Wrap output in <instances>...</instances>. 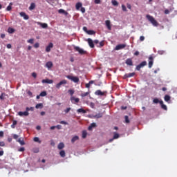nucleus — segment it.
Segmentation results:
<instances>
[{"label":"nucleus","mask_w":177,"mask_h":177,"mask_svg":"<svg viewBox=\"0 0 177 177\" xmlns=\"http://www.w3.org/2000/svg\"><path fill=\"white\" fill-rule=\"evenodd\" d=\"M111 3L112 5H113V6H118V1H117L116 0H112Z\"/></svg>","instance_id":"nucleus-38"},{"label":"nucleus","mask_w":177,"mask_h":177,"mask_svg":"<svg viewBox=\"0 0 177 177\" xmlns=\"http://www.w3.org/2000/svg\"><path fill=\"white\" fill-rule=\"evenodd\" d=\"M27 94L28 95V96H30V97H32V92H31L30 91H28L27 92Z\"/></svg>","instance_id":"nucleus-53"},{"label":"nucleus","mask_w":177,"mask_h":177,"mask_svg":"<svg viewBox=\"0 0 177 177\" xmlns=\"http://www.w3.org/2000/svg\"><path fill=\"white\" fill-rule=\"evenodd\" d=\"M160 104L161 106V109L163 110H167V105L164 104V102L162 100L160 101Z\"/></svg>","instance_id":"nucleus-20"},{"label":"nucleus","mask_w":177,"mask_h":177,"mask_svg":"<svg viewBox=\"0 0 177 177\" xmlns=\"http://www.w3.org/2000/svg\"><path fill=\"white\" fill-rule=\"evenodd\" d=\"M94 2L96 4H99V3H100V0H95Z\"/></svg>","instance_id":"nucleus-64"},{"label":"nucleus","mask_w":177,"mask_h":177,"mask_svg":"<svg viewBox=\"0 0 177 177\" xmlns=\"http://www.w3.org/2000/svg\"><path fill=\"white\" fill-rule=\"evenodd\" d=\"M88 95H89V92H86V93H82L80 96H82V97H85V96H88Z\"/></svg>","instance_id":"nucleus-44"},{"label":"nucleus","mask_w":177,"mask_h":177,"mask_svg":"<svg viewBox=\"0 0 177 177\" xmlns=\"http://www.w3.org/2000/svg\"><path fill=\"white\" fill-rule=\"evenodd\" d=\"M0 146H1V147H4V146H5V142L1 141V142H0Z\"/></svg>","instance_id":"nucleus-55"},{"label":"nucleus","mask_w":177,"mask_h":177,"mask_svg":"<svg viewBox=\"0 0 177 177\" xmlns=\"http://www.w3.org/2000/svg\"><path fill=\"white\" fill-rule=\"evenodd\" d=\"M75 8H76L77 10H80V8H82V3H81V2L77 3L75 5Z\"/></svg>","instance_id":"nucleus-22"},{"label":"nucleus","mask_w":177,"mask_h":177,"mask_svg":"<svg viewBox=\"0 0 177 177\" xmlns=\"http://www.w3.org/2000/svg\"><path fill=\"white\" fill-rule=\"evenodd\" d=\"M34 142H39V143H41V141H39V138L35 137L33 139Z\"/></svg>","instance_id":"nucleus-51"},{"label":"nucleus","mask_w":177,"mask_h":177,"mask_svg":"<svg viewBox=\"0 0 177 177\" xmlns=\"http://www.w3.org/2000/svg\"><path fill=\"white\" fill-rule=\"evenodd\" d=\"M135 75V73H126L124 75V78L127 79V78H131V77H133Z\"/></svg>","instance_id":"nucleus-15"},{"label":"nucleus","mask_w":177,"mask_h":177,"mask_svg":"<svg viewBox=\"0 0 177 177\" xmlns=\"http://www.w3.org/2000/svg\"><path fill=\"white\" fill-rule=\"evenodd\" d=\"M126 64H127V66H133V62H132V59L128 58L126 60Z\"/></svg>","instance_id":"nucleus-16"},{"label":"nucleus","mask_w":177,"mask_h":177,"mask_svg":"<svg viewBox=\"0 0 177 177\" xmlns=\"http://www.w3.org/2000/svg\"><path fill=\"white\" fill-rule=\"evenodd\" d=\"M3 135H4L3 131H0V138H3Z\"/></svg>","instance_id":"nucleus-60"},{"label":"nucleus","mask_w":177,"mask_h":177,"mask_svg":"<svg viewBox=\"0 0 177 177\" xmlns=\"http://www.w3.org/2000/svg\"><path fill=\"white\" fill-rule=\"evenodd\" d=\"M34 9H35V3H31L29 10H34Z\"/></svg>","instance_id":"nucleus-27"},{"label":"nucleus","mask_w":177,"mask_h":177,"mask_svg":"<svg viewBox=\"0 0 177 177\" xmlns=\"http://www.w3.org/2000/svg\"><path fill=\"white\" fill-rule=\"evenodd\" d=\"M59 13H63L64 15H65V16H67V15H68V12H66V10H63V9H59L58 10Z\"/></svg>","instance_id":"nucleus-29"},{"label":"nucleus","mask_w":177,"mask_h":177,"mask_svg":"<svg viewBox=\"0 0 177 177\" xmlns=\"http://www.w3.org/2000/svg\"><path fill=\"white\" fill-rule=\"evenodd\" d=\"M33 153H39V148H35L32 149Z\"/></svg>","instance_id":"nucleus-46"},{"label":"nucleus","mask_w":177,"mask_h":177,"mask_svg":"<svg viewBox=\"0 0 177 177\" xmlns=\"http://www.w3.org/2000/svg\"><path fill=\"white\" fill-rule=\"evenodd\" d=\"M16 125H17V120H13L11 128H12V129H15L16 128Z\"/></svg>","instance_id":"nucleus-26"},{"label":"nucleus","mask_w":177,"mask_h":177,"mask_svg":"<svg viewBox=\"0 0 177 177\" xmlns=\"http://www.w3.org/2000/svg\"><path fill=\"white\" fill-rule=\"evenodd\" d=\"M52 48H53V43H49L48 46L46 47V52H50V49H52Z\"/></svg>","instance_id":"nucleus-10"},{"label":"nucleus","mask_w":177,"mask_h":177,"mask_svg":"<svg viewBox=\"0 0 177 177\" xmlns=\"http://www.w3.org/2000/svg\"><path fill=\"white\" fill-rule=\"evenodd\" d=\"M43 84H52L53 82V80L45 79L41 81Z\"/></svg>","instance_id":"nucleus-17"},{"label":"nucleus","mask_w":177,"mask_h":177,"mask_svg":"<svg viewBox=\"0 0 177 177\" xmlns=\"http://www.w3.org/2000/svg\"><path fill=\"white\" fill-rule=\"evenodd\" d=\"M122 10H123V12H128V10H127V6H125L124 4L122 5Z\"/></svg>","instance_id":"nucleus-43"},{"label":"nucleus","mask_w":177,"mask_h":177,"mask_svg":"<svg viewBox=\"0 0 177 177\" xmlns=\"http://www.w3.org/2000/svg\"><path fill=\"white\" fill-rule=\"evenodd\" d=\"M43 107H44V104L42 103L37 104L35 106L36 109H42Z\"/></svg>","instance_id":"nucleus-36"},{"label":"nucleus","mask_w":177,"mask_h":177,"mask_svg":"<svg viewBox=\"0 0 177 177\" xmlns=\"http://www.w3.org/2000/svg\"><path fill=\"white\" fill-rule=\"evenodd\" d=\"M127 7L128 9H130V10L132 9V6H131V4H129V3L127 4Z\"/></svg>","instance_id":"nucleus-57"},{"label":"nucleus","mask_w":177,"mask_h":177,"mask_svg":"<svg viewBox=\"0 0 177 177\" xmlns=\"http://www.w3.org/2000/svg\"><path fill=\"white\" fill-rule=\"evenodd\" d=\"M26 111H34V107L31 106V107H26Z\"/></svg>","instance_id":"nucleus-41"},{"label":"nucleus","mask_w":177,"mask_h":177,"mask_svg":"<svg viewBox=\"0 0 177 177\" xmlns=\"http://www.w3.org/2000/svg\"><path fill=\"white\" fill-rule=\"evenodd\" d=\"M19 143H20L21 146H24V145H26V143L24 142V140H21V139H19L18 140Z\"/></svg>","instance_id":"nucleus-42"},{"label":"nucleus","mask_w":177,"mask_h":177,"mask_svg":"<svg viewBox=\"0 0 177 177\" xmlns=\"http://www.w3.org/2000/svg\"><path fill=\"white\" fill-rule=\"evenodd\" d=\"M140 41H141V42H142V41H145V37L144 36H140Z\"/></svg>","instance_id":"nucleus-58"},{"label":"nucleus","mask_w":177,"mask_h":177,"mask_svg":"<svg viewBox=\"0 0 177 177\" xmlns=\"http://www.w3.org/2000/svg\"><path fill=\"white\" fill-rule=\"evenodd\" d=\"M146 18L150 21V23H151L153 26H154V27H158V22H157V21L156 20V19H154V17H153V16L150 15H147Z\"/></svg>","instance_id":"nucleus-1"},{"label":"nucleus","mask_w":177,"mask_h":177,"mask_svg":"<svg viewBox=\"0 0 177 177\" xmlns=\"http://www.w3.org/2000/svg\"><path fill=\"white\" fill-rule=\"evenodd\" d=\"M164 99L165 102H169L171 100V96L166 95H165Z\"/></svg>","instance_id":"nucleus-33"},{"label":"nucleus","mask_w":177,"mask_h":177,"mask_svg":"<svg viewBox=\"0 0 177 177\" xmlns=\"http://www.w3.org/2000/svg\"><path fill=\"white\" fill-rule=\"evenodd\" d=\"M42 28H48V24L39 23Z\"/></svg>","instance_id":"nucleus-37"},{"label":"nucleus","mask_w":177,"mask_h":177,"mask_svg":"<svg viewBox=\"0 0 177 177\" xmlns=\"http://www.w3.org/2000/svg\"><path fill=\"white\" fill-rule=\"evenodd\" d=\"M20 16H21V17H24V20H28V19H30L28 15H27L24 12H20Z\"/></svg>","instance_id":"nucleus-12"},{"label":"nucleus","mask_w":177,"mask_h":177,"mask_svg":"<svg viewBox=\"0 0 177 177\" xmlns=\"http://www.w3.org/2000/svg\"><path fill=\"white\" fill-rule=\"evenodd\" d=\"M81 12H82V13H84L85 12V8L82 7L81 8Z\"/></svg>","instance_id":"nucleus-62"},{"label":"nucleus","mask_w":177,"mask_h":177,"mask_svg":"<svg viewBox=\"0 0 177 177\" xmlns=\"http://www.w3.org/2000/svg\"><path fill=\"white\" fill-rule=\"evenodd\" d=\"M59 156L64 158V157H66V151H64V150L60 151Z\"/></svg>","instance_id":"nucleus-28"},{"label":"nucleus","mask_w":177,"mask_h":177,"mask_svg":"<svg viewBox=\"0 0 177 177\" xmlns=\"http://www.w3.org/2000/svg\"><path fill=\"white\" fill-rule=\"evenodd\" d=\"M59 124H62L64 125H67L68 123L64 120H62L59 122Z\"/></svg>","instance_id":"nucleus-52"},{"label":"nucleus","mask_w":177,"mask_h":177,"mask_svg":"<svg viewBox=\"0 0 177 177\" xmlns=\"http://www.w3.org/2000/svg\"><path fill=\"white\" fill-rule=\"evenodd\" d=\"M103 117V113H100L96 115H93V118H102Z\"/></svg>","instance_id":"nucleus-19"},{"label":"nucleus","mask_w":177,"mask_h":177,"mask_svg":"<svg viewBox=\"0 0 177 177\" xmlns=\"http://www.w3.org/2000/svg\"><path fill=\"white\" fill-rule=\"evenodd\" d=\"M71 110V108H67L64 110L65 114H67L68 113H70V111Z\"/></svg>","instance_id":"nucleus-50"},{"label":"nucleus","mask_w":177,"mask_h":177,"mask_svg":"<svg viewBox=\"0 0 177 177\" xmlns=\"http://www.w3.org/2000/svg\"><path fill=\"white\" fill-rule=\"evenodd\" d=\"M15 30L13 28H8V32H9V34H13V32H15Z\"/></svg>","instance_id":"nucleus-35"},{"label":"nucleus","mask_w":177,"mask_h":177,"mask_svg":"<svg viewBox=\"0 0 177 177\" xmlns=\"http://www.w3.org/2000/svg\"><path fill=\"white\" fill-rule=\"evenodd\" d=\"M71 101L72 103H79L80 102V98H76L75 97H71Z\"/></svg>","instance_id":"nucleus-14"},{"label":"nucleus","mask_w":177,"mask_h":177,"mask_svg":"<svg viewBox=\"0 0 177 177\" xmlns=\"http://www.w3.org/2000/svg\"><path fill=\"white\" fill-rule=\"evenodd\" d=\"M68 93L71 95V96H73L74 95V90H68Z\"/></svg>","instance_id":"nucleus-47"},{"label":"nucleus","mask_w":177,"mask_h":177,"mask_svg":"<svg viewBox=\"0 0 177 177\" xmlns=\"http://www.w3.org/2000/svg\"><path fill=\"white\" fill-rule=\"evenodd\" d=\"M18 115L20 116V117H28V115H30V113H28V111H26L24 112L23 111H19L18 113Z\"/></svg>","instance_id":"nucleus-7"},{"label":"nucleus","mask_w":177,"mask_h":177,"mask_svg":"<svg viewBox=\"0 0 177 177\" xmlns=\"http://www.w3.org/2000/svg\"><path fill=\"white\" fill-rule=\"evenodd\" d=\"M95 95H97V96H103L104 95V93L102 92L100 90H97L95 91Z\"/></svg>","instance_id":"nucleus-23"},{"label":"nucleus","mask_w":177,"mask_h":177,"mask_svg":"<svg viewBox=\"0 0 177 177\" xmlns=\"http://www.w3.org/2000/svg\"><path fill=\"white\" fill-rule=\"evenodd\" d=\"M118 138H120V134H118V133H116V132H114V133H113V138L109 139V142L110 143H111V142H113V140H114V139H118Z\"/></svg>","instance_id":"nucleus-9"},{"label":"nucleus","mask_w":177,"mask_h":177,"mask_svg":"<svg viewBox=\"0 0 177 177\" xmlns=\"http://www.w3.org/2000/svg\"><path fill=\"white\" fill-rule=\"evenodd\" d=\"M13 5V3H10L9 6L6 8V10L8 12H10L12 10V6Z\"/></svg>","instance_id":"nucleus-31"},{"label":"nucleus","mask_w":177,"mask_h":177,"mask_svg":"<svg viewBox=\"0 0 177 177\" xmlns=\"http://www.w3.org/2000/svg\"><path fill=\"white\" fill-rule=\"evenodd\" d=\"M106 26L107 27L108 30H111V25L110 20H106L105 21Z\"/></svg>","instance_id":"nucleus-18"},{"label":"nucleus","mask_w":177,"mask_h":177,"mask_svg":"<svg viewBox=\"0 0 177 177\" xmlns=\"http://www.w3.org/2000/svg\"><path fill=\"white\" fill-rule=\"evenodd\" d=\"M103 46H104V41H101V42H100V46H99V47H100V48H102V47H103Z\"/></svg>","instance_id":"nucleus-54"},{"label":"nucleus","mask_w":177,"mask_h":177,"mask_svg":"<svg viewBox=\"0 0 177 177\" xmlns=\"http://www.w3.org/2000/svg\"><path fill=\"white\" fill-rule=\"evenodd\" d=\"M59 150H62V149H64V143L60 142L57 146Z\"/></svg>","instance_id":"nucleus-25"},{"label":"nucleus","mask_w":177,"mask_h":177,"mask_svg":"<svg viewBox=\"0 0 177 177\" xmlns=\"http://www.w3.org/2000/svg\"><path fill=\"white\" fill-rule=\"evenodd\" d=\"M147 62L146 61H143L136 66V70H137L138 71H140V69L142 68V67H145V66H147Z\"/></svg>","instance_id":"nucleus-4"},{"label":"nucleus","mask_w":177,"mask_h":177,"mask_svg":"<svg viewBox=\"0 0 177 177\" xmlns=\"http://www.w3.org/2000/svg\"><path fill=\"white\" fill-rule=\"evenodd\" d=\"M32 77H33L34 78H37V73H32Z\"/></svg>","instance_id":"nucleus-61"},{"label":"nucleus","mask_w":177,"mask_h":177,"mask_svg":"<svg viewBox=\"0 0 177 177\" xmlns=\"http://www.w3.org/2000/svg\"><path fill=\"white\" fill-rule=\"evenodd\" d=\"M153 63H154V57L152 55H151L149 57V64H148L149 68H151L153 67Z\"/></svg>","instance_id":"nucleus-5"},{"label":"nucleus","mask_w":177,"mask_h":177,"mask_svg":"<svg viewBox=\"0 0 177 177\" xmlns=\"http://www.w3.org/2000/svg\"><path fill=\"white\" fill-rule=\"evenodd\" d=\"M24 147H21L19 149H18V151H24Z\"/></svg>","instance_id":"nucleus-63"},{"label":"nucleus","mask_w":177,"mask_h":177,"mask_svg":"<svg viewBox=\"0 0 177 177\" xmlns=\"http://www.w3.org/2000/svg\"><path fill=\"white\" fill-rule=\"evenodd\" d=\"M124 48H127V44H119L115 46V50H120V49H124Z\"/></svg>","instance_id":"nucleus-8"},{"label":"nucleus","mask_w":177,"mask_h":177,"mask_svg":"<svg viewBox=\"0 0 177 177\" xmlns=\"http://www.w3.org/2000/svg\"><path fill=\"white\" fill-rule=\"evenodd\" d=\"M77 140H80V137L78 136H75L72 139H71V143H75Z\"/></svg>","instance_id":"nucleus-21"},{"label":"nucleus","mask_w":177,"mask_h":177,"mask_svg":"<svg viewBox=\"0 0 177 177\" xmlns=\"http://www.w3.org/2000/svg\"><path fill=\"white\" fill-rule=\"evenodd\" d=\"M34 48H39V43H35V44H34Z\"/></svg>","instance_id":"nucleus-56"},{"label":"nucleus","mask_w":177,"mask_h":177,"mask_svg":"<svg viewBox=\"0 0 177 177\" xmlns=\"http://www.w3.org/2000/svg\"><path fill=\"white\" fill-rule=\"evenodd\" d=\"M46 67L48 69L50 70V68H52V67H53V63L50 61L46 62Z\"/></svg>","instance_id":"nucleus-11"},{"label":"nucleus","mask_w":177,"mask_h":177,"mask_svg":"<svg viewBox=\"0 0 177 177\" xmlns=\"http://www.w3.org/2000/svg\"><path fill=\"white\" fill-rule=\"evenodd\" d=\"M66 78H68V80H71V81H73L76 84L80 82V78H78L77 76L67 75Z\"/></svg>","instance_id":"nucleus-2"},{"label":"nucleus","mask_w":177,"mask_h":177,"mask_svg":"<svg viewBox=\"0 0 177 177\" xmlns=\"http://www.w3.org/2000/svg\"><path fill=\"white\" fill-rule=\"evenodd\" d=\"M124 119H125V122L126 124H129L130 121H129V117H128V115H125L124 116Z\"/></svg>","instance_id":"nucleus-40"},{"label":"nucleus","mask_w":177,"mask_h":177,"mask_svg":"<svg viewBox=\"0 0 177 177\" xmlns=\"http://www.w3.org/2000/svg\"><path fill=\"white\" fill-rule=\"evenodd\" d=\"M77 113H82L83 114H85L86 113V111L84 109H79L77 110Z\"/></svg>","instance_id":"nucleus-34"},{"label":"nucleus","mask_w":177,"mask_h":177,"mask_svg":"<svg viewBox=\"0 0 177 177\" xmlns=\"http://www.w3.org/2000/svg\"><path fill=\"white\" fill-rule=\"evenodd\" d=\"M66 84H67V80H62L61 82H59L58 84H56L55 88H57V89H60V87L62 86V85H66Z\"/></svg>","instance_id":"nucleus-6"},{"label":"nucleus","mask_w":177,"mask_h":177,"mask_svg":"<svg viewBox=\"0 0 177 177\" xmlns=\"http://www.w3.org/2000/svg\"><path fill=\"white\" fill-rule=\"evenodd\" d=\"M86 32L88 34V35H93L96 34V32L92 30H87Z\"/></svg>","instance_id":"nucleus-32"},{"label":"nucleus","mask_w":177,"mask_h":177,"mask_svg":"<svg viewBox=\"0 0 177 177\" xmlns=\"http://www.w3.org/2000/svg\"><path fill=\"white\" fill-rule=\"evenodd\" d=\"M87 41L90 48H95V44H93V41L92 40V39H88Z\"/></svg>","instance_id":"nucleus-13"},{"label":"nucleus","mask_w":177,"mask_h":177,"mask_svg":"<svg viewBox=\"0 0 177 177\" xmlns=\"http://www.w3.org/2000/svg\"><path fill=\"white\" fill-rule=\"evenodd\" d=\"M93 128H96V123H91L88 129V131H92Z\"/></svg>","instance_id":"nucleus-24"},{"label":"nucleus","mask_w":177,"mask_h":177,"mask_svg":"<svg viewBox=\"0 0 177 177\" xmlns=\"http://www.w3.org/2000/svg\"><path fill=\"white\" fill-rule=\"evenodd\" d=\"M28 44H34V39H30L27 41Z\"/></svg>","instance_id":"nucleus-49"},{"label":"nucleus","mask_w":177,"mask_h":177,"mask_svg":"<svg viewBox=\"0 0 177 177\" xmlns=\"http://www.w3.org/2000/svg\"><path fill=\"white\" fill-rule=\"evenodd\" d=\"M87 135H88V133L86 132V131H82V138H83V139H85V138H86Z\"/></svg>","instance_id":"nucleus-39"},{"label":"nucleus","mask_w":177,"mask_h":177,"mask_svg":"<svg viewBox=\"0 0 177 177\" xmlns=\"http://www.w3.org/2000/svg\"><path fill=\"white\" fill-rule=\"evenodd\" d=\"M55 128H57V129H62V125L58 124V125L55 126Z\"/></svg>","instance_id":"nucleus-59"},{"label":"nucleus","mask_w":177,"mask_h":177,"mask_svg":"<svg viewBox=\"0 0 177 177\" xmlns=\"http://www.w3.org/2000/svg\"><path fill=\"white\" fill-rule=\"evenodd\" d=\"M46 95H47L46 91H42L40 93V96H41V97L46 96Z\"/></svg>","instance_id":"nucleus-48"},{"label":"nucleus","mask_w":177,"mask_h":177,"mask_svg":"<svg viewBox=\"0 0 177 177\" xmlns=\"http://www.w3.org/2000/svg\"><path fill=\"white\" fill-rule=\"evenodd\" d=\"M160 100H158V98H155V99H153V103H155V104H157V103H160Z\"/></svg>","instance_id":"nucleus-45"},{"label":"nucleus","mask_w":177,"mask_h":177,"mask_svg":"<svg viewBox=\"0 0 177 177\" xmlns=\"http://www.w3.org/2000/svg\"><path fill=\"white\" fill-rule=\"evenodd\" d=\"M74 50L75 52H78L80 55H86V51L79 46H74Z\"/></svg>","instance_id":"nucleus-3"},{"label":"nucleus","mask_w":177,"mask_h":177,"mask_svg":"<svg viewBox=\"0 0 177 177\" xmlns=\"http://www.w3.org/2000/svg\"><path fill=\"white\" fill-rule=\"evenodd\" d=\"M173 10H174V8H170L169 10L166 9V10H165L164 13H165V15H169V12H172Z\"/></svg>","instance_id":"nucleus-30"}]
</instances>
